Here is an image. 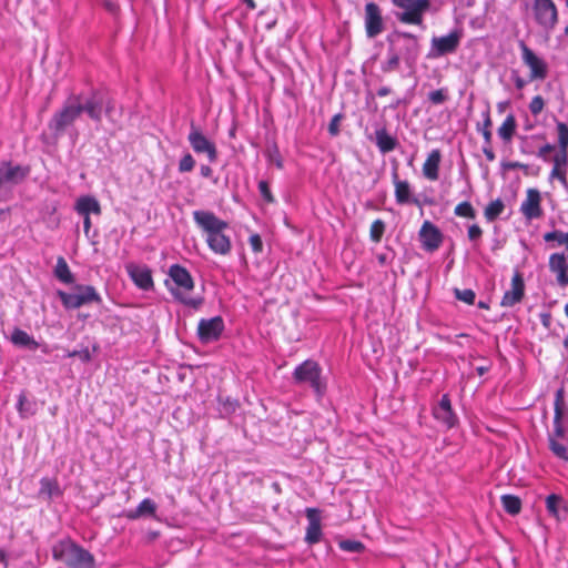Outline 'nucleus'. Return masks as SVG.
Here are the masks:
<instances>
[{"label": "nucleus", "instance_id": "obj_39", "mask_svg": "<svg viewBox=\"0 0 568 568\" xmlns=\"http://www.w3.org/2000/svg\"><path fill=\"white\" fill-rule=\"evenodd\" d=\"M490 128H491V119H490L489 112L486 111L484 113L483 124L481 125L478 124V131L481 132L485 144H487V145L491 144L493 133H491Z\"/></svg>", "mask_w": 568, "mask_h": 568}, {"label": "nucleus", "instance_id": "obj_6", "mask_svg": "<svg viewBox=\"0 0 568 568\" xmlns=\"http://www.w3.org/2000/svg\"><path fill=\"white\" fill-rule=\"evenodd\" d=\"M30 174L28 165L14 164L11 161L0 162V201L12 197L13 189L21 184Z\"/></svg>", "mask_w": 568, "mask_h": 568}, {"label": "nucleus", "instance_id": "obj_57", "mask_svg": "<svg viewBox=\"0 0 568 568\" xmlns=\"http://www.w3.org/2000/svg\"><path fill=\"white\" fill-rule=\"evenodd\" d=\"M250 244L254 252L258 253L263 250V242L258 234H253L250 236Z\"/></svg>", "mask_w": 568, "mask_h": 568}, {"label": "nucleus", "instance_id": "obj_29", "mask_svg": "<svg viewBox=\"0 0 568 568\" xmlns=\"http://www.w3.org/2000/svg\"><path fill=\"white\" fill-rule=\"evenodd\" d=\"M54 276L64 284H72L74 282V275L71 273L67 261L62 256L57 260Z\"/></svg>", "mask_w": 568, "mask_h": 568}, {"label": "nucleus", "instance_id": "obj_55", "mask_svg": "<svg viewBox=\"0 0 568 568\" xmlns=\"http://www.w3.org/2000/svg\"><path fill=\"white\" fill-rule=\"evenodd\" d=\"M550 178L551 179H558L560 181V183L565 187H568V180H567L566 169L554 166L551 172H550Z\"/></svg>", "mask_w": 568, "mask_h": 568}, {"label": "nucleus", "instance_id": "obj_41", "mask_svg": "<svg viewBox=\"0 0 568 568\" xmlns=\"http://www.w3.org/2000/svg\"><path fill=\"white\" fill-rule=\"evenodd\" d=\"M338 546L342 550L348 551V552L361 554L365 550L364 544L358 540H352V539L341 540L338 542Z\"/></svg>", "mask_w": 568, "mask_h": 568}, {"label": "nucleus", "instance_id": "obj_32", "mask_svg": "<svg viewBox=\"0 0 568 568\" xmlns=\"http://www.w3.org/2000/svg\"><path fill=\"white\" fill-rule=\"evenodd\" d=\"M550 452L558 458L568 462V438L548 439Z\"/></svg>", "mask_w": 568, "mask_h": 568}, {"label": "nucleus", "instance_id": "obj_49", "mask_svg": "<svg viewBox=\"0 0 568 568\" xmlns=\"http://www.w3.org/2000/svg\"><path fill=\"white\" fill-rule=\"evenodd\" d=\"M267 158L271 162L275 163L278 169L283 168V160L276 144L267 149Z\"/></svg>", "mask_w": 568, "mask_h": 568}, {"label": "nucleus", "instance_id": "obj_20", "mask_svg": "<svg viewBox=\"0 0 568 568\" xmlns=\"http://www.w3.org/2000/svg\"><path fill=\"white\" fill-rule=\"evenodd\" d=\"M306 518L308 525L306 527L305 541L308 545L317 544L323 536L320 510L316 508H307Z\"/></svg>", "mask_w": 568, "mask_h": 568}, {"label": "nucleus", "instance_id": "obj_46", "mask_svg": "<svg viewBox=\"0 0 568 568\" xmlns=\"http://www.w3.org/2000/svg\"><path fill=\"white\" fill-rule=\"evenodd\" d=\"M428 100L435 105L445 103L448 100L447 89L442 88V89L429 92Z\"/></svg>", "mask_w": 568, "mask_h": 568}, {"label": "nucleus", "instance_id": "obj_10", "mask_svg": "<svg viewBox=\"0 0 568 568\" xmlns=\"http://www.w3.org/2000/svg\"><path fill=\"white\" fill-rule=\"evenodd\" d=\"M187 141H189L192 150L195 153H197V154L205 153L207 156V160L211 163H214L217 160L219 152H217L215 143L210 141L203 134L202 130L197 125L194 124V122H191Z\"/></svg>", "mask_w": 568, "mask_h": 568}, {"label": "nucleus", "instance_id": "obj_58", "mask_svg": "<svg viewBox=\"0 0 568 568\" xmlns=\"http://www.w3.org/2000/svg\"><path fill=\"white\" fill-rule=\"evenodd\" d=\"M511 80L514 81L515 87L518 90H523L527 84V81L519 75L517 70L511 71Z\"/></svg>", "mask_w": 568, "mask_h": 568}, {"label": "nucleus", "instance_id": "obj_38", "mask_svg": "<svg viewBox=\"0 0 568 568\" xmlns=\"http://www.w3.org/2000/svg\"><path fill=\"white\" fill-rule=\"evenodd\" d=\"M219 404H220V413L223 416H229L233 414L236 408L239 407V402L236 399H233L231 397H219Z\"/></svg>", "mask_w": 568, "mask_h": 568}, {"label": "nucleus", "instance_id": "obj_51", "mask_svg": "<svg viewBox=\"0 0 568 568\" xmlns=\"http://www.w3.org/2000/svg\"><path fill=\"white\" fill-rule=\"evenodd\" d=\"M552 162L554 166L565 169L568 164V150L561 151V149H559L555 154Z\"/></svg>", "mask_w": 568, "mask_h": 568}, {"label": "nucleus", "instance_id": "obj_54", "mask_svg": "<svg viewBox=\"0 0 568 568\" xmlns=\"http://www.w3.org/2000/svg\"><path fill=\"white\" fill-rule=\"evenodd\" d=\"M258 191L262 195V197L267 202V203H273L275 200H274V196L270 190V186H268V183L264 180L260 181L258 182Z\"/></svg>", "mask_w": 568, "mask_h": 568}, {"label": "nucleus", "instance_id": "obj_30", "mask_svg": "<svg viewBox=\"0 0 568 568\" xmlns=\"http://www.w3.org/2000/svg\"><path fill=\"white\" fill-rule=\"evenodd\" d=\"M400 60L403 59L395 52V45L388 44L387 59L381 64L382 72L390 73L398 70Z\"/></svg>", "mask_w": 568, "mask_h": 568}, {"label": "nucleus", "instance_id": "obj_62", "mask_svg": "<svg viewBox=\"0 0 568 568\" xmlns=\"http://www.w3.org/2000/svg\"><path fill=\"white\" fill-rule=\"evenodd\" d=\"M200 173L203 178L210 179L213 174V170L211 166L202 164L200 168Z\"/></svg>", "mask_w": 568, "mask_h": 568}, {"label": "nucleus", "instance_id": "obj_61", "mask_svg": "<svg viewBox=\"0 0 568 568\" xmlns=\"http://www.w3.org/2000/svg\"><path fill=\"white\" fill-rule=\"evenodd\" d=\"M483 152H484V154H485V156H486V159L488 161H494L495 160V153H494V151L491 149V144L490 145L485 144L483 146Z\"/></svg>", "mask_w": 568, "mask_h": 568}, {"label": "nucleus", "instance_id": "obj_18", "mask_svg": "<svg viewBox=\"0 0 568 568\" xmlns=\"http://www.w3.org/2000/svg\"><path fill=\"white\" fill-rule=\"evenodd\" d=\"M525 295V282L523 275L517 271L511 278V290L505 292L500 305L503 307H513L521 302Z\"/></svg>", "mask_w": 568, "mask_h": 568}, {"label": "nucleus", "instance_id": "obj_19", "mask_svg": "<svg viewBox=\"0 0 568 568\" xmlns=\"http://www.w3.org/2000/svg\"><path fill=\"white\" fill-rule=\"evenodd\" d=\"M434 417L447 428L454 427L458 418L453 412L452 403L447 394L443 395L439 403L433 409Z\"/></svg>", "mask_w": 568, "mask_h": 568}, {"label": "nucleus", "instance_id": "obj_21", "mask_svg": "<svg viewBox=\"0 0 568 568\" xmlns=\"http://www.w3.org/2000/svg\"><path fill=\"white\" fill-rule=\"evenodd\" d=\"M540 193L536 189H529L527 191V197L520 205V211L528 220L538 219L542 215L540 206Z\"/></svg>", "mask_w": 568, "mask_h": 568}, {"label": "nucleus", "instance_id": "obj_63", "mask_svg": "<svg viewBox=\"0 0 568 568\" xmlns=\"http://www.w3.org/2000/svg\"><path fill=\"white\" fill-rule=\"evenodd\" d=\"M83 230H84V234L87 235V237H89V233H90V230H91V219H90V215H87V216H83Z\"/></svg>", "mask_w": 568, "mask_h": 568}, {"label": "nucleus", "instance_id": "obj_28", "mask_svg": "<svg viewBox=\"0 0 568 568\" xmlns=\"http://www.w3.org/2000/svg\"><path fill=\"white\" fill-rule=\"evenodd\" d=\"M546 508L549 515L559 519L561 514L566 513L565 500L561 496L550 494L546 497Z\"/></svg>", "mask_w": 568, "mask_h": 568}, {"label": "nucleus", "instance_id": "obj_3", "mask_svg": "<svg viewBox=\"0 0 568 568\" xmlns=\"http://www.w3.org/2000/svg\"><path fill=\"white\" fill-rule=\"evenodd\" d=\"M52 556L69 568H95L94 556L71 539L58 541L52 547Z\"/></svg>", "mask_w": 568, "mask_h": 568}, {"label": "nucleus", "instance_id": "obj_53", "mask_svg": "<svg viewBox=\"0 0 568 568\" xmlns=\"http://www.w3.org/2000/svg\"><path fill=\"white\" fill-rule=\"evenodd\" d=\"M568 438L567 432L561 422H554V430L549 434L548 439Z\"/></svg>", "mask_w": 568, "mask_h": 568}, {"label": "nucleus", "instance_id": "obj_8", "mask_svg": "<svg viewBox=\"0 0 568 568\" xmlns=\"http://www.w3.org/2000/svg\"><path fill=\"white\" fill-rule=\"evenodd\" d=\"M322 368L317 362L306 359L293 372V378L297 384H308L317 396H323L326 383L322 379Z\"/></svg>", "mask_w": 568, "mask_h": 568}, {"label": "nucleus", "instance_id": "obj_13", "mask_svg": "<svg viewBox=\"0 0 568 568\" xmlns=\"http://www.w3.org/2000/svg\"><path fill=\"white\" fill-rule=\"evenodd\" d=\"M224 321L221 316L201 318L197 324V337L202 344L214 343L224 332Z\"/></svg>", "mask_w": 568, "mask_h": 568}, {"label": "nucleus", "instance_id": "obj_35", "mask_svg": "<svg viewBox=\"0 0 568 568\" xmlns=\"http://www.w3.org/2000/svg\"><path fill=\"white\" fill-rule=\"evenodd\" d=\"M60 494V488L55 480H52L50 478H42L40 480V490L39 496L43 497L45 499H51L53 496Z\"/></svg>", "mask_w": 568, "mask_h": 568}, {"label": "nucleus", "instance_id": "obj_5", "mask_svg": "<svg viewBox=\"0 0 568 568\" xmlns=\"http://www.w3.org/2000/svg\"><path fill=\"white\" fill-rule=\"evenodd\" d=\"M387 44L395 45V52L403 59L408 69H414L420 55L417 36L395 30L386 37Z\"/></svg>", "mask_w": 568, "mask_h": 568}, {"label": "nucleus", "instance_id": "obj_44", "mask_svg": "<svg viewBox=\"0 0 568 568\" xmlns=\"http://www.w3.org/2000/svg\"><path fill=\"white\" fill-rule=\"evenodd\" d=\"M545 242L557 241L559 245H565L568 250V233L555 230L544 234Z\"/></svg>", "mask_w": 568, "mask_h": 568}, {"label": "nucleus", "instance_id": "obj_59", "mask_svg": "<svg viewBox=\"0 0 568 568\" xmlns=\"http://www.w3.org/2000/svg\"><path fill=\"white\" fill-rule=\"evenodd\" d=\"M503 168L505 170H515V169L527 170L528 165L520 163V162H505V163H503Z\"/></svg>", "mask_w": 568, "mask_h": 568}, {"label": "nucleus", "instance_id": "obj_22", "mask_svg": "<svg viewBox=\"0 0 568 568\" xmlns=\"http://www.w3.org/2000/svg\"><path fill=\"white\" fill-rule=\"evenodd\" d=\"M549 268L557 274V283L561 287L568 285V261L562 253H554L549 257Z\"/></svg>", "mask_w": 568, "mask_h": 568}, {"label": "nucleus", "instance_id": "obj_9", "mask_svg": "<svg viewBox=\"0 0 568 568\" xmlns=\"http://www.w3.org/2000/svg\"><path fill=\"white\" fill-rule=\"evenodd\" d=\"M393 4L403 10L397 16L403 23L422 26L423 17L430 8V0H392Z\"/></svg>", "mask_w": 568, "mask_h": 568}, {"label": "nucleus", "instance_id": "obj_25", "mask_svg": "<svg viewBox=\"0 0 568 568\" xmlns=\"http://www.w3.org/2000/svg\"><path fill=\"white\" fill-rule=\"evenodd\" d=\"M75 211L81 216H87L90 215L91 213L99 215L101 214V206L95 197L84 195L77 200Z\"/></svg>", "mask_w": 568, "mask_h": 568}, {"label": "nucleus", "instance_id": "obj_64", "mask_svg": "<svg viewBox=\"0 0 568 568\" xmlns=\"http://www.w3.org/2000/svg\"><path fill=\"white\" fill-rule=\"evenodd\" d=\"M389 93H390V88H388V87H382L377 90L378 97H385V95H388Z\"/></svg>", "mask_w": 568, "mask_h": 568}, {"label": "nucleus", "instance_id": "obj_24", "mask_svg": "<svg viewBox=\"0 0 568 568\" xmlns=\"http://www.w3.org/2000/svg\"><path fill=\"white\" fill-rule=\"evenodd\" d=\"M442 154L438 149L433 150L426 161L423 164V174L426 179L430 181H436L438 179L439 163H440Z\"/></svg>", "mask_w": 568, "mask_h": 568}, {"label": "nucleus", "instance_id": "obj_50", "mask_svg": "<svg viewBox=\"0 0 568 568\" xmlns=\"http://www.w3.org/2000/svg\"><path fill=\"white\" fill-rule=\"evenodd\" d=\"M545 106V101L541 95H536L529 103V110L532 115H538Z\"/></svg>", "mask_w": 568, "mask_h": 568}, {"label": "nucleus", "instance_id": "obj_23", "mask_svg": "<svg viewBox=\"0 0 568 568\" xmlns=\"http://www.w3.org/2000/svg\"><path fill=\"white\" fill-rule=\"evenodd\" d=\"M156 511V504L151 498H144L135 509L126 510L123 516L130 520L141 517H153Z\"/></svg>", "mask_w": 568, "mask_h": 568}, {"label": "nucleus", "instance_id": "obj_36", "mask_svg": "<svg viewBox=\"0 0 568 568\" xmlns=\"http://www.w3.org/2000/svg\"><path fill=\"white\" fill-rule=\"evenodd\" d=\"M555 414L554 422H561L564 416L567 413L566 404H565V389L560 387L557 389L555 394V403H554Z\"/></svg>", "mask_w": 568, "mask_h": 568}, {"label": "nucleus", "instance_id": "obj_1", "mask_svg": "<svg viewBox=\"0 0 568 568\" xmlns=\"http://www.w3.org/2000/svg\"><path fill=\"white\" fill-rule=\"evenodd\" d=\"M114 109V103L101 90H93L91 94L82 99L80 94L70 95L52 115L48 128L54 139L62 136L85 113L92 121L100 123L103 112L109 116Z\"/></svg>", "mask_w": 568, "mask_h": 568}, {"label": "nucleus", "instance_id": "obj_56", "mask_svg": "<svg viewBox=\"0 0 568 568\" xmlns=\"http://www.w3.org/2000/svg\"><path fill=\"white\" fill-rule=\"evenodd\" d=\"M467 235H468L469 241L476 242L481 237L483 230L479 225L473 224L468 227Z\"/></svg>", "mask_w": 568, "mask_h": 568}, {"label": "nucleus", "instance_id": "obj_42", "mask_svg": "<svg viewBox=\"0 0 568 568\" xmlns=\"http://www.w3.org/2000/svg\"><path fill=\"white\" fill-rule=\"evenodd\" d=\"M558 133V145L561 151L568 150V126L566 123L558 121L556 124Z\"/></svg>", "mask_w": 568, "mask_h": 568}, {"label": "nucleus", "instance_id": "obj_17", "mask_svg": "<svg viewBox=\"0 0 568 568\" xmlns=\"http://www.w3.org/2000/svg\"><path fill=\"white\" fill-rule=\"evenodd\" d=\"M125 270L139 288L143 291L153 288L152 272L148 266L129 263L125 265Z\"/></svg>", "mask_w": 568, "mask_h": 568}, {"label": "nucleus", "instance_id": "obj_16", "mask_svg": "<svg viewBox=\"0 0 568 568\" xmlns=\"http://www.w3.org/2000/svg\"><path fill=\"white\" fill-rule=\"evenodd\" d=\"M419 240L425 251L434 252L442 245L444 236L436 225L425 221L419 230Z\"/></svg>", "mask_w": 568, "mask_h": 568}, {"label": "nucleus", "instance_id": "obj_47", "mask_svg": "<svg viewBox=\"0 0 568 568\" xmlns=\"http://www.w3.org/2000/svg\"><path fill=\"white\" fill-rule=\"evenodd\" d=\"M455 297L459 301L465 302L466 304L473 305L476 298V294L473 290L466 288V290H454Z\"/></svg>", "mask_w": 568, "mask_h": 568}, {"label": "nucleus", "instance_id": "obj_40", "mask_svg": "<svg viewBox=\"0 0 568 568\" xmlns=\"http://www.w3.org/2000/svg\"><path fill=\"white\" fill-rule=\"evenodd\" d=\"M386 224L382 220H375L369 230V237L374 243H379L384 235Z\"/></svg>", "mask_w": 568, "mask_h": 568}, {"label": "nucleus", "instance_id": "obj_26", "mask_svg": "<svg viewBox=\"0 0 568 568\" xmlns=\"http://www.w3.org/2000/svg\"><path fill=\"white\" fill-rule=\"evenodd\" d=\"M375 143L382 153H388L396 149L398 142L385 128L375 131Z\"/></svg>", "mask_w": 568, "mask_h": 568}, {"label": "nucleus", "instance_id": "obj_2", "mask_svg": "<svg viewBox=\"0 0 568 568\" xmlns=\"http://www.w3.org/2000/svg\"><path fill=\"white\" fill-rule=\"evenodd\" d=\"M195 224L206 234V243L215 254L227 255L232 250L231 239L225 234L229 223L213 212L197 210L193 212Z\"/></svg>", "mask_w": 568, "mask_h": 568}, {"label": "nucleus", "instance_id": "obj_12", "mask_svg": "<svg viewBox=\"0 0 568 568\" xmlns=\"http://www.w3.org/2000/svg\"><path fill=\"white\" fill-rule=\"evenodd\" d=\"M534 16L536 22L549 31L558 22V11L552 0H534Z\"/></svg>", "mask_w": 568, "mask_h": 568}, {"label": "nucleus", "instance_id": "obj_33", "mask_svg": "<svg viewBox=\"0 0 568 568\" xmlns=\"http://www.w3.org/2000/svg\"><path fill=\"white\" fill-rule=\"evenodd\" d=\"M395 184V197L398 204H406L409 202L410 189L407 181H400L397 179V174L394 175Z\"/></svg>", "mask_w": 568, "mask_h": 568}, {"label": "nucleus", "instance_id": "obj_15", "mask_svg": "<svg viewBox=\"0 0 568 568\" xmlns=\"http://www.w3.org/2000/svg\"><path fill=\"white\" fill-rule=\"evenodd\" d=\"M384 30V20L381 9L375 2L365 4V31L369 39L376 38Z\"/></svg>", "mask_w": 568, "mask_h": 568}, {"label": "nucleus", "instance_id": "obj_60", "mask_svg": "<svg viewBox=\"0 0 568 568\" xmlns=\"http://www.w3.org/2000/svg\"><path fill=\"white\" fill-rule=\"evenodd\" d=\"M554 150H555V145L547 143V144L542 145V146L538 150L537 155H538L539 158L546 159V155H547L548 153L552 152Z\"/></svg>", "mask_w": 568, "mask_h": 568}, {"label": "nucleus", "instance_id": "obj_45", "mask_svg": "<svg viewBox=\"0 0 568 568\" xmlns=\"http://www.w3.org/2000/svg\"><path fill=\"white\" fill-rule=\"evenodd\" d=\"M17 408L22 417H27L34 413L32 410V404L27 399L23 393L19 395Z\"/></svg>", "mask_w": 568, "mask_h": 568}, {"label": "nucleus", "instance_id": "obj_31", "mask_svg": "<svg viewBox=\"0 0 568 568\" xmlns=\"http://www.w3.org/2000/svg\"><path fill=\"white\" fill-rule=\"evenodd\" d=\"M516 118L514 114H508L505 119V121L503 122V124L499 126L498 129V135L500 136V139H503L505 142H509L514 134H515V131H516Z\"/></svg>", "mask_w": 568, "mask_h": 568}, {"label": "nucleus", "instance_id": "obj_37", "mask_svg": "<svg viewBox=\"0 0 568 568\" xmlns=\"http://www.w3.org/2000/svg\"><path fill=\"white\" fill-rule=\"evenodd\" d=\"M504 209V202L497 199L485 207L484 215L488 222H494L503 213Z\"/></svg>", "mask_w": 568, "mask_h": 568}, {"label": "nucleus", "instance_id": "obj_34", "mask_svg": "<svg viewBox=\"0 0 568 568\" xmlns=\"http://www.w3.org/2000/svg\"><path fill=\"white\" fill-rule=\"evenodd\" d=\"M501 505L505 511L511 516L518 515L521 510V500L515 495H503Z\"/></svg>", "mask_w": 568, "mask_h": 568}, {"label": "nucleus", "instance_id": "obj_7", "mask_svg": "<svg viewBox=\"0 0 568 568\" xmlns=\"http://www.w3.org/2000/svg\"><path fill=\"white\" fill-rule=\"evenodd\" d=\"M57 294L67 310H77L92 303H102L100 294L91 285H75L71 293L59 290Z\"/></svg>", "mask_w": 568, "mask_h": 568}, {"label": "nucleus", "instance_id": "obj_43", "mask_svg": "<svg viewBox=\"0 0 568 568\" xmlns=\"http://www.w3.org/2000/svg\"><path fill=\"white\" fill-rule=\"evenodd\" d=\"M454 213H455V215L460 216V217H468V219H475L476 217L475 209L467 201L459 203L455 207Z\"/></svg>", "mask_w": 568, "mask_h": 568}, {"label": "nucleus", "instance_id": "obj_4", "mask_svg": "<svg viewBox=\"0 0 568 568\" xmlns=\"http://www.w3.org/2000/svg\"><path fill=\"white\" fill-rule=\"evenodd\" d=\"M169 276L174 286H170L168 283L166 285L175 300L194 310H197L203 304L202 297L189 296V292L194 288V281L185 267L179 264L171 265Z\"/></svg>", "mask_w": 568, "mask_h": 568}, {"label": "nucleus", "instance_id": "obj_11", "mask_svg": "<svg viewBox=\"0 0 568 568\" xmlns=\"http://www.w3.org/2000/svg\"><path fill=\"white\" fill-rule=\"evenodd\" d=\"M462 39V31L454 30L447 36L433 37L430 41V50L428 58H439L447 54L455 53L459 47Z\"/></svg>", "mask_w": 568, "mask_h": 568}, {"label": "nucleus", "instance_id": "obj_48", "mask_svg": "<svg viewBox=\"0 0 568 568\" xmlns=\"http://www.w3.org/2000/svg\"><path fill=\"white\" fill-rule=\"evenodd\" d=\"M195 166V160L191 153H185L179 162V172L186 173L191 172Z\"/></svg>", "mask_w": 568, "mask_h": 568}, {"label": "nucleus", "instance_id": "obj_52", "mask_svg": "<svg viewBox=\"0 0 568 568\" xmlns=\"http://www.w3.org/2000/svg\"><path fill=\"white\" fill-rule=\"evenodd\" d=\"M344 119V114L342 113H337L335 114L329 124H328V133L332 135V136H336L339 134V123L341 121Z\"/></svg>", "mask_w": 568, "mask_h": 568}, {"label": "nucleus", "instance_id": "obj_27", "mask_svg": "<svg viewBox=\"0 0 568 568\" xmlns=\"http://www.w3.org/2000/svg\"><path fill=\"white\" fill-rule=\"evenodd\" d=\"M10 341L16 346L26 347L32 351L39 347V343L31 335L18 327L12 331Z\"/></svg>", "mask_w": 568, "mask_h": 568}, {"label": "nucleus", "instance_id": "obj_14", "mask_svg": "<svg viewBox=\"0 0 568 568\" xmlns=\"http://www.w3.org/2000/svg\"><path fill=\"white\" fill-rule=\"evenodd\" d=\"M523 62L530 69L529 81L544 80L548 74L547 63L536 55L525 42H520Z\"/></svg>", "mask_w": 568, "mask_h": 568}]
</instances>
